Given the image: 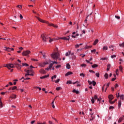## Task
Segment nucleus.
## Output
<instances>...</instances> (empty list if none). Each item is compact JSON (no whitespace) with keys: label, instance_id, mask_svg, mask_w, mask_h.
<instances>
[{"label":"nucleus","instance_id":"f257e3e1","mask_svg":"<svg viewBox=\"0 0 124 124\" xmlns=\"http://www.w3.org/2000/svg\"><path fill=\"white\" fill-rule=\"evenodd\" d=\"M41 37L43 41H44V42H47V39H48V38L49 39V42L50 43H51V42H53V41H54V40H56L55 38L51 39V37H49V36H48V35L46 36V34H45V33H43L41 35Z\"/></svg>","mask_w":124,"mask_h":124},{"label":"nucleus","instance_id":"f03ea898","mask_svg":"<svg viewBox=\"0 0 124 124\" xmlns=\"http://www.w3.org/2000/svg\"><path fill=\"white\" fill-rule=\"evenodd\" d=\"M60 56V53L55 52L51 54V57L53 60H57Z\"/></svg>","mask_w":124,"mask_h":124},{"label":"nucleus","instance_id":"7ed1b4c3","mask_svg":"<svg viewBox=\"0 0 124 124\" xmlns=\"http://www.w3.org/2000/svg\"><path fill=\"white\" fill-rule=\"evenodd\" d=\"M22 54V55L25 56L26 57H28V58H29V57H30L29 55L31 54V51L26 50L25 51L23 52Z\"/></svg>","mask_w":124,"mask_h":124},{"label":"nucleus","instance_id":"20e7f679","mask_svg":"<svg viewBox=\"0 0 124 124\" xmlns=\"http://www.w3.org/2000/svg\"><path fill=\"white\" fill-rule=\"evenodd\" d=\"M36 18H37V19L38 20V21H39V22H41V23H44V24H49V22L44 20L40 18L38 16H36Z\"/></svg>","mask_w":124,"mask_h":124},{"label":"nucleus","instance_id":"39448f33","mask_svg":"<svg viewBox=\"0 0 124 124\" xmlns=\"http://www.w3.org/2000/svg\"><path fill=\"white\" fill-rule=\"evenodd\" d=\"M116 96L117 97H120V99L124 100V94L120 95V93H118V94H116Z\"/></svg>","mask_w":124,"mask_h":124},{"label":"nucleus","instance_id":"423d86ee","mask_svg":"<svg viewBox=\"0 0 124 124\" xmlns=\"http://www.w3.org/2000/svg\"><path fill=\"white\" fill-rule=\"evenodd\" d=\"M108 98L109 99V102L110 103L111 101H112V100L114 99V95H113L112 94H110L108 95Z\"/></svg>","mask_w":124,"mask_h":124},{"label":"nucleus","instance_id":"0eeeda50","mask_svg":"<svg viewBox=\"0 0 124 124\" xmlns=\"http://www.w3.org/2000/svg\"><path fill=\"white\" fill-rule=\"evenodd\" d=\"M11 68H15V66L14 64L12 63H9L8 66V69H10Z\"/></svg>","mask_w":124,"mask_h":124},{"label":"nucleus","instance_id":"6e6552de","mask_svg":"<svg viewBox=\"0 0 124 124\" xmlns=\"http://www.w3.org/2000/svg\"><path fill=\"white\" fill-rule=\"evenodd\" d=\"M15 67H16L18 70H21L22 68V65L18 64Z\"/></svg>","mask_w":124,"mask_h":124},{"label":"nucleus","instance_id":"1a4fd4ad","mask_svg":"<svg viewBox=\"0 0 124 124\" xmlns=\"http://www.w3.org/2000/svg\"><path fill=\"white\" fill-rule=\"evenodd\" d=\"M70 38L69 36H68L67 37H62L61 39H62L63 40H69Z\"/></svg>","mask_w":124,"mask_h":124},{"label":"nucleus","instance_id":"9d476101","mask_svg":"<svg viewBox=\"0 0 124 124\" xmlns=\"http://www.w3.org/2000/svg\"><path fill=\"white\" fill-rule=\"evenodd\" d=\"M4 51H7V52H11V49L9 47H4Z\"/></svg>","mask_w":124,"mask_h":124},{"label":"nucleus","instance_id":"9b49d317","mask_svg":"<svg viewBox=\"0 0 124 124\" xmlns=\"http://www.w3.org/2000/svg\"><path fill=\"white\" fill-rule=\"evenodd\" d=\"M40 73H41L42 74H46V71H45V70H44L43 69H41L40 70Z\"/></svg>","mask_w":124,"mask_h":124},{"label":"nucleus","instance_id":"f8f14e48","mask_svg":"<svg viewBox=\"0 0 124 124\" xmlns=\"http://www.w3.org/2000/svg\"><path fill=\"white\" fill-rule=\"evenodd\" d=\"M72 74H73V73H72V72L69 71L65 74V76H69V75H71Z\"/></svg>","mask_w":124,"mask_h":124},{"label":"nucleus","instance_id":"ddd939ff","mask_svg":"<svg viewBox=\"0 0 124 124\" xmlns=\"http://www.w3.org/2000/svg\"><path fill=\"white\" fill-rule=\"evenodd\" d=\"M89 119H90V121H93V119H94V116L92 115H90Z\"/></svg>","mask_w":124,"mask_h":124},{"label":"nucleus","instance_id":"4468645a","mask_svg":"<svg viewBox=\"0 0 124 124\" xmlns=\"http://www.w3.org/2000/svg\"><path fill=\"white\" fill-rule=\"evenodd\" d=\"M124 116H123V117H120L119 120H118V123H122V122H123V121H124Z\"/></svg>","mask_w":124,"mask_h":124},{"label":"nucleus","instance_id":"2eb2a0df","mask_svg":"<svg viewBox=\"0 0 124 124\" xmlns=\"http://www.w3.org/2000/svg\"><path fill=\"white\" fill-rule=\"evenodd\" d=\"M16 97H17V95H16V94H13L10 96V98L15 99L16 98Z\"/></svg>","mask_w":124,"mask_h":124},{"label":"nucleus","instance_id":"dca6fc26","mask_svg":"<svg viewBox=\"0 0 124 124\" xmlns=\"http://www.w3.org/2000/svg\"><path fill=\"white\" fill-rule=\"evenodd\" d=\"M72 92L74 93H76L77 94H78V93H79V91L76 90L75 89H74V90L72 91Z\"/></svg>","mask_w":124,"mask_h":124},{"label":"nucleus","instance_id":"f3484780","mask_svg":"<svg viewBox=\"0 0 124 124\" xmlns=\"http://www.w3.org/2000/svg\"><path fill=\"white\" fill-rule=\"evenodd\" d=\"M110 68H111V65L110 64H108L107 71H109L110 70Z\"/></svg>","mask_w":124,"mask_h":124},{"label":"nucleus","instance_id":"a211bd4d","mask_svg":"<svg viewBox=\"0 0 124 124\" xmlns=\"http://www.w3.org/2000/svg\"><path fill=\"white\" fill-rule=\"evenodd\" d=\"M121 106H122V101L120 100L118 102V108H121Z\"/></svg>","mask_w":124,"mask_h":124},{"label":"nucleus","instance_id":"6ab92c4d","mask_svg":"<svg viewBox=\"0 0 124 124\" xmlns=\"http://www.w3.org/2000/svg\"><path fill=\"white\" fill-rule=\"evenodd\" d=\"M98 39H96L94 41V43H93V45L95 46L97 43H98Z\"/></svg>","mask_w":124,"mask_h":124},{"label":"nucleus","instance_id":"aec40b11","mask_svg":"<svg viewBox=\"0 0 124 124\" xmlns=\"http://www.w3.org/2000/svg\"><path fill=\"white\" fill-rule=\"evenodd\" d=\"M39 66H41V67H44V66H45V65L44 64V62H43V63H39Z\"/></svg>","mask_w":124,"mask_h":124},{"label":"nucleus","instance_id":"412c9836","mask_svg":"<svg viewBox=\"0 0 124 124\" xmlns=\"http://www.w3.org/2000/svg\"><path fill=\"white\" fill-rule=\"evenodd\" d=\"M93 47V46H87L85 47H84V49H91Z\"/></svg>","mask_w":124,"mask_h":124},{"label":"nucleus","instance_id":"4be33fe9","mask_svg":"<svg viewBox=\"0 0 124 124\" xmlns=\"http://www.w3.org/2000/svg\"><path fill=\"white\" fill-rule=\"evenodd\" d=\"M71 53V52L70 51H69L68 52H66V53H65V56H66V57H68V56H70Z\"/></svg>","mask_w":124,"mask_h":124},{"label":"nucleus","instance_id":"5701e85b","mask_svg":"<svg viewBox=\"0 0 124 124\" xmlns=\"http://www.w3.org/2000/svg\"><path fill=\"white\" fill-rule=\"evenodd\" d=\"M103 51H105L106 50H108V46H104L103 47Z\"/></svg>","mask_w":124,"mask_h":124},{"label":"nucleus","instance_id":"b1692460","mask_svg":"<svg viewBox=\"0 0 124 124\" xmlns=\"http://www.w3.org/2000/svg\"><path fill=\"white\" fill-rule=\"evenodd\" d=\"M97 66H98V65L97 64H93V65H92V68H95V67H97Z\"/></svg>","mask_w":124,"mask_h":124},{"label":"nucleus","instance_id":"393cba45","mask_svg":"<svg viewBox=\"0 0 124 124\" xmlns=\"http://www.w3.org/2000/svg\"><path fill=\"white\" fill-rule=\"evenodd\" d=\"M117 99H115L114 101H111V102L109 103L110 104H114L116 101H117Z\"/></svg>","mask_w":124,"mask_h":124},{"label":"nucleus","instance_id":"a878e982","mask_svg":"<svg viewBox=\"0 0 124 124\" xmlns=\"http://www.w3.org/2000/svg\"><path fill=\"white\" fill-rule=\"evenodd\" d=\"M101 97H99V98L97 99V101L99 102V104H100V103L101 102Z\"/></svg>","mask_w":124,"mask_h":124},{"label":"nucleus","instance_id":"bb28decb","mask_svg":"<svg viewBox=\"0 0 124 124\" xmlns=\"http://www.w3.org/2000/svg\"><path fill=\"white\" fill-rule=\"evenodd\" d=\"M22 66H29V65L27 63H23L22 64Z\"/></svg>","mask_w":124,"mask_h":124},{"label":"nucleus","instance_id":"cd10ccee","mask_svg":"<svg viewBox=\"0 0 124 124\" xmlns=\"http://www.w3.org/2000/svg\"><path fill=\"white\" fill-rule=\"evenodd\" d=\"M109 86H110V83H108L107 84V87L105 89V92H106V91H107V88L109 87Z\"/></svg>","mask_w":124,"mask_h":124},{"label":"nucleus","instance_id":"c85d7f7f","mask_svg":"<svg viewBox=\"0 0 124 124\" xmlns=\"http://www.w3.org/2000/svg\"><path fill=\"white\" fill-rule=\"evenodd\" d=\"M66 68L67 69H70V65L68 63L66 64Z\"/></svg>","mask_w":124,"mask_h":124},{"label":"nucleus","instance_id":"c756f323","mask_svg":"<svg viewBox=\"0 0 124 124\" xmlns=\"http://www.w3.org/2000/svg\"><path fill=\"white\" fill-rule=\"evenodd\" d=\"M105 79H108V74L106 73L104 75Z\"/></svg>","mask_w":124,"mask_h":124},{"label":"nucleus","instance_id":"7c9ffc66","mask_svg":"<svg viewBox=\"0 0 124 124\" xmlns=\"http://www.w3.org/2000/svg\"><path fill=\"white\" fill-rule=\"evenodd\" d=\"M119 70H120L121 72H123V66H122V65L119 66Z\"/></svg>","mask_w":124,"mask_h":124},{"label":"nucleus","instance_id":"2f4dec72","mask_svg":"<svg viewBox=\"0 0 124 124\" xmlns=\"http://www.w3.org/2000/svg\"><path fill=\"white\" fill-rule=\"evenodd\" d=\"M91 101H92V103H93H93H94V98H93V97H92Z\"/></svg>","mask_w":124,"mask_h":124},{"label":"nucleus","instance_id":"473e14b6","mask_svg":"<svg viewBox=\"0 0 124 124\" xmlns=\"http://www.w3.org/2000/svg\"><path fill=\"white\" fill-rule=\"evenodd\" d=\"M53 65V63L49 64V65L48 66L49 69H51V68H52Z\"/></svg>","mask_w":124,"mask_h":124},{"label":"nucleus","instance_id":"72a5a7b5","mask_svg":"<svg viewBox=\"0 0 124 124\" xmlns=\"http://www.w3.org/2000/svg\"><path fill=\"white\" fill-rule=\"evenodd\" d=\"M92 84L93 86H95L96 85V82L94 80H93L92 81Z\"/></svg>","mask_w":124,"mask_h":124},{"label":"nucleus","instance_id":"f704fd0d","mask_svg":"<svg viewBox=\"0 0 124 124\" xmlns=\"http://www.w3.org/2000/svg\"><path fill=\"white\" fill-rule=\"evenodd\" d=\"M66 84H72V81H71V80H68L67 81Z\"/></svg>","mask_w":124,"mask_h":124},{"label":"nucleus","instance_id":"c9c22d12","mask_svg":"<svg viewBox=\"0 0 124 124\" xmlns=\"http://www.w3.org/2000/svg\"><path fill=\"white\" fill-rule=\"evenodd\" d=\"M47 24H48V26H49V27H54V24H53V23L49 24L48 23H47Z\"/></svg>","mask_w":124,"mask_h":124},{"label":"nucleus","instance_id":"e433bc0d","mask_svg":"<svg viewBox=\"0 0 124 124\" xmlns=\"http://www.w3.org/2000/svg\"><path fill=\"white\" fill-rule=\"evenodd\" d=\"M80 76H81V77H82H82L84 78V77H85V74H84V73H80Z\"/></svg>","mask_w":124,"mask_h":124},{"label":"nucleus","instance_id":"4c0bfd02","mask_svg":"<svg viewBox=\"0 0 124 124\" xmlns=\"http://www.w3.org/2000/svg\"><path fill=\"white\" fill-rule=\"evenodd\" d=\"M17 89V86H14L12 88V90L13 91H14V90H16Z\"/></svg>","mask_w":124,"mask_h":124},{"label":"nucleus","instance_id":"58836bf2","mask_svg":"<svg viewBox=\"0 0 124 124\" xmlns=\"http://www.w3.org/2000/svg\"><path fill=\"white\" fill-rule=\"evenodd\" d=\"M53 82H55V83H59V82H60V79L58 78L57 80L55 81L53 80Z\"/></svg>","mask_w":124,"mask_h":124},{"label":"nucleus","instance_id":"ea45409f","mask_svg":"<svg viewBox=\"0 0 124 124\" xmlns=\"http://www.w3.org/2000/svg\"><path fill=\"white\" fill-rule=\"evenodd\" d=\"M89 72H90L91 73H95V72H94V71L93 70H90Z\"/></svg>","mask_w":124,"mask_h":124},{"label":"nucleus","instance_id":"a19ab883","mask_svg":"<svg viewBox=\"0 0 124 124\" xmlns=\"http://www.w3.org/2000/svg\"><path fill=\"white\" fill-rule=\"evenodd\" d=\"M96 52V50L95 49L91 50V53H95Z\"/></svg>","mask_w":124,"mask_h":124},{"label":"nucleus","instance_id":"79ce46f5","mask_svg":"<svg viewBox=\"0 0 124 124\" xmlns=\"http://www.w3.org/2000/svg\"><path fill=\"white\" fill-rule=\"evenodd\" d=\"M51 62H52V64H55L56 63V64H58V62H54V61H50Z\"/></svg>","mask_w":124,"mask_h":124},{"label":"nucleus","instance_id":"37998d69","mask_svg":"<svg viewBox=\"0 0 124 124\" xmlns=\"http://www.w3.org/2000/svg\"><path fill=\"white\" fill-rule=\"evenodd\" d=\"M95 75H96V77H98V78H99V75H100L99 73H96L95 74Z\"/></svg>","mask_w":124,"mask_h":124},{"label":"nucleus","instance_id":"c03bdc74","mask_svg":"<svg viewBox=\"0 0 124 124\" xmlns=\"http://www.w3.org/2000/svg\"><path fill=\"white\" fill-rule=\"evenodd\" d=\"M115 17L116 19H118V20H120V19H121V17L119 16H115Z\"/></svg>","mask_w":124,"mask_h":124},{"label":"nucleus","instance_id":"a18cd8bd","mask_svg":"<svg viewBox=\"0 0 124 124\" xmlns=\"http://www.w3.org/2000/svg\"><path fill=\"white\" fill-rule=\"evenodd\" d=\"M89 17V16H87L85 19V20H84V23H87V22H88V17Z\"/></svg>","mask_w":124,"mask_h":124},{"label":"nucleus","instance_id":"49530a36","mask_svg":"<svg viewBox=\"0 0 124 124\" xmlns=\"http://www.w3.org/2000/svg\"><path fill=\"white\" fill-rule=\"evenodd\" d=\"M88 83L89 85H92V84H93V81H91L90 80H88Z\"/></svg>","mask_w":124,"mask_h":124},{"label":"nucleus","instance_id":"de8ad7c7","mask_svg":"<svg viewBox=\"0 0 124 124\" xmlns=\"http://www.w3.org/2000/svg\"><path fill=\"white\" fill-rule=\"evenodd\" d=\"M31 61H33L34 62H38V60L34 59H31Z\"/></svg>","mask_w":124,"mask_h":124},{"label":"nucleus","instance_id":"09e8293b","mask_svg":"<svg viewBox=\"0 0 124 124\" xmlns=\"http://www.w3.org/2000/svg\"><path fill=\"white\" fill-rule=\"evenodd\" d=\"M37 124H47L46 122H44L43 123H38Z\"/></svg>","mask_w":124,"mask_h":124},{"label":"nucleus","instance_id":"8fccbe9b","mask_svg":"<svg viewBox=\"0 0 124 124\" xmlns=\"http://www.w3.org/2000/svg\"><path fill=\"white\" fill-rule=\"evenodd\" d=\"M111 59H114V58H116V55H111Z\"/></svg>","mask_w":124,"mask_h":124},{"label":"nucleus","instance_id":"3c124183","mask_svg":"<svg viewBox=\"0 0 124 124\" xmlns=\"http://www.w3.org/2000/svg\"><path fill=\"white\" fill-rule=\"evenodd\" d=\"M44 63L45 65L49 64V62H44Z\"/></svg>","mask_w":124,"mask_h":124},{"label":"nucleus","instance_id":"603ef678","mask_svg":"<svg viewBox=\"0 0 124 124\" xmlns=\"http://www.w3.org/2000/svg\"><path fill=\"white\" fill-rule=\"evenodd\" d=\"M98 98H97V95H95L94 96V99H95V100H96V99H98Z\"/></svg>","mask_w":124,"mask_h":124},{"label":"nucleus","instance_id":"864d4df0","mask_svg":"<svg viewBox=\"0 0 124 124\" xmlns=\"http://www.w3.org/2000/svg\"><path fill=\"white\" fill-rule=\"evenodd\" d=\"M6 93H7V92H1L0 93H1L2 95H4V94H5Z\"/></svg>","mask_w":124,"mask_h":124},{"label":"nucleus","instance_id":"5fc2aeb1","mask_svg":"<svg viewBox=\"0 0 124 124\" xmlns=\"http://www.w3.org/2000/svg\"><path fill=\"white\" fill-rule=\"evenodd\" d=\"M36 89H37L39 91H41V88L39 87H36Z\"/></svg>","mask_w":124,"mask_h":124},{"label":"nucleus","instance_id":"6e6d98bb","mask_svg":"<svg viewBox=\"0 0 124 124\" xmlns=\"http://www.w3.org/2000/svg\"><path fill=\"white\" fill-rule=\"evenodd\" d=\"M100 60L101 61H105V60H106V58H101Z\"/></svg>","mask_w":124,"mask_h":124},{"label":"nucleus","instance_id":"4d7b16f0","mask_svg":"<svg viewBox=\"0 0 124 124\" xmlns=\"http://www.w3.org/2000/svg\"><path fill=\"white\" fill-rule=\"evenodd\" d=\"M115 89H117V88H119V85L118 84H115Z\"/></svg>","mask_w":124,"mask_h":124},{"label":"nucleus","instance_id":"13d9d810","mask_svg":"<svg viewBox=\"0 0 124 124\" xmlns=\"http://www.w3.org/2000/svg\"><path fill=\"white\" fill-rule=\"evenodd\" d=\"M17 7H18V8H22V5H18L17 6Z\"/></svg>","mask_w":124,"mask_h":124},{"label":"nucleus","instance_id":"bf43d9fd","mask_svg":"<svg viewBox=\"0 0 124 124\" xmlns=\"http://www.w3.org/2000/svg\"><path fill=\"white\" fill-rule=\"evenodd\" d=\"M56 68H59V67H61V65H57L55 66Z\"/></svg>","mask_w":124,"mask_h":124},{"label":"nucleus","instance_id":"052dcab7","mask_svg":"<svg viewBox=\"0 0 124 124\" xmlns=\"http://www.w3.org/2000/svg\"><path fill=\"white\" fill-rule=\"evenodd\" d=\"M81 66H82V67H85V66H86V64H81Z\"/></svg>","mask_w":124,"mask_h":124},{"label":"nucleus","instance_id":"680f3d73","mask_svg":"<svg viewBox=\"0 0 124 124\" xmlns=\"http://www.w3.org/2000/svg\"><path fill=\"white\" fill-rule=\"evenodd\" d=\"M76 48H79V47H80V45H76L75 46Z\"/></svg>","mask_w":124,"mask_h":124},{"label":"nucleus","instance_id":"e2e57ef3","mask_svg":"<svg viewBox=\"0 0 124 124\" xmlns=\"http://www.w3.org/2000/svg\"><path fill=\"white\" fill-rule=\"evenodd\" d=\"M80 56L84 58L86 56V55L85 54H80Z\"/></svg>","mask_w":124,"mask_h":124},{"label":"nucleus","instance_id":"0e129e2a","mask_svg":"<svg viewBox=\"0 0 124 124\" xmlns=\"http://www.w3.org/2000/svg\"><path fill=\"white\" fill-rule=\"evenodd\" d=\"M61 90V87H57L56 88V91H60Z\"/></svg>","mask_w":124,"mask_h":124},{"label":"nucleus","instance_id":"69168bd1","mask_svg":"<svg viewBox=\"0 0 124 124\" xmlns=\"http://www.w3.org/2000/svg\"><path fill=\"white\" fill-rule=\"evenodd\" d=\"M109 109H114V107H113V106H110L109 108Z\"/></svg>","mask_w":124,"mask_h":124},{"label":"nucleus","instance_id":"338daca9","mask_svg":"<svg viewBox=\"0 0 124 124\" xmlns=\"http://www.w3.org/2000/svg\"><path fill=\"white\" fill-rule=\"evenodd\" d=\"M115 80H116V78H112L111 79V81H115Z\"/></svg>","mask_w":124,"mask_h":124},{"label":"nucleus","instance_id":"774afa93","mask_svg":"<svg viewBox=\"0 0 124 124\" xmlns=\"http://www.w3.org/2000/svg\"><path fill=\"white\" fill-rule=\"evenodd\" d=\"M48 123H49V124H54L53 123H52V121H49L48 122Z\"/></svg>","mask_w":124,"mask_h":124}]
</instances>
